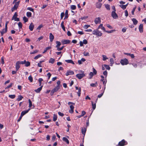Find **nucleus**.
<instances>
[{"instance_id": "1", "label": "nucleus", "mask_w": 146, "mask_h": 146, "mask_svg": "<svg viewBox=\"0 0 146 146\" xmlns=\"http://www.w3.org/2000/svg\"><path fill=\"white\" fill-rule=\"evenodd\" d=\"M78 73L76 75V77L79 79H81L85 76V75L84 74V72L82 70L79 71Z\"/></svg>"}, {"instance_id": "2", "label": "nucleus", "mask_w": 146, "mask_h": 146, "mask_svg": "<svg viewBox=\"0 0 146 146\" xmlns=\"http://www.w3.org/2000/svg\"><path fill=\"white\" fill-rule=\"evenodd\" d=\"M93 34L94 35H96L99 36H101L102 35V33L98 29H97L96 31H93Z\"/></svg>"}, {"instance_id": "3", "label": "nucleus", "mask_w": 146, "mask_h": 146, "mask_svg": "<svg viewBox=\"0 0 146 146\" xmlns=\"http://www.w3.org/2000/svg\"><path fill=\"white\" fill-rule=\"evenodd\" d=\"M120 63L122 65H126L128 63V62L127 59H124L121 60Z\"/></svg>"}, {"instance_id": "4", "label": "nucleus", "mask_w": 146, "mask_h": 146, "mask_svg": "<svg viewBox=\"0 0 146 146\" xmlns=\"http://www.w3.org/2000/svg\"><path fill=\"white\" fill-rule=\"evenodd\" d=\"M115 12L113 11L111 13V16L114 19H116L118 17V15Z\"/></svg>"}, {"instance_id": "5", "label": "nucleus", "mask_w": 146, "mask_h": 146, "mask_svg": "<svg viewBox=\"0 0 146 146\" xmlns=\"http://www.w3.org/2000/svg\"><path fill=\"white\" fill-rule=\"evenodd\" d=\"M126 144V142L124 139L119 142L118 145L119 146H123Z\"/></svg>"}, {"instance_id": "6", "label": "nucleus", "mask_w": 146, "mask_h": 146, "mask_svg": "<svg viewBox=\"0 0 146 146\" xmlns=\"http://www.w3.org/2000/svg\"><path fill=\"white\" fill-rule=\"evenodd\" d=\"M70 42V40H62L61 42L63 44H69Z\"/></svg>"}, {"instance_id": "7", "label": "nucleus", "mask_w": 146, "mask_h": 146, "mask_svg": "<svg viewBox=\"0 0 146 146\" xmlns=\"http://www.w3.org/2000/svg\"><path fill=\"white\" fill-rule=\"evenodd\" d=\"M74 72L71 70H68L67 71L66 73V75L67 76L69 75H72L74 74Z\"/></svg>"}, {"instance_id": "8", "label": "nucleus", "mask_w": 146, "mask_h": 146, "mask_svg": "<svg viewBox=\"0 0 146 146\" xmlns=\"http://www.w3.org/2000/svg\"><path fill=\"white\" fill-rule=\"evenodd\" d=\"M94 22L96 24L101 22V18L100 17L96 18L94 20Z\"/></svg>"}, {"instance_id": "9", "label": "nucleus", "mask_w": 146, "mask_h": 146, "mask_svg": "<svg viewBox=\"0 0 146 146\" xmlns=\"http://www.w3.org/2000/svg\"><path fill=\"white\" fill-rule=\"evenodd\" d=\"M75 88L76 90H78L76 92L77 93L78 96H80V95L81 91L80 88H78V87L76 86Z\"/></svg>"}, {"instance_id": "10", "label": "nucleus", "mask_w": 146, "mask_h": 146, "mask_svg": "<svg viewBox=\"0 0 146 146\" xmlns=\"http://www.w3.org/2000/svg\"><path fill=\"white\" fill-rule=\"evenodd\" d=\"M20 63L19 61H18L16 63L15 68L16 71H17L20 68Z\"/></svg>"}, {"instance_id": "11", "label": "nucleus", "mask_w": 146, "mask_h": 146, "mask_svg": "<svg viewBox=\"0 0 146 146\" xmlns=\"http://www.w3.org/2000/svg\"><path fill=\"white\" fill-rule=\"evenodd\" d=\"M30 110V109L29 108V109L28 110H25V111H23L21 113V115L22 116H23L24 115H25L26 113H27Z\"/></svg>"}, {"instance_id": "12", "label": "nucleus", "mask_w": 146, "mask_h": 146, "mask_svg": "<svg viewBox=\"0 0 146 146\" xmlns=\"http://www.w3.org/2000/svg\"><path fill=\"white\" fill-rule=\"evenodd\" d=\"M143 24H140V25L139 26V31L141 33H143Z\"/></svg>"}, {"instance_id": "13", "label": "nucleus", "mask_w": 146, "mask_h": 146, "mask_svg": "<svg viewBox=\"0 0 146 146\" xmlns=\"http://www.w3.org/2000/svg\"><path fill=\"white\" fill-rule=\"evenodd\" d=\"M34 27V25L33 23H31L29 27V29L31 31H32Z\"/></svg>"}, {"instance_id": "14", "label": "nucleus", "mask_w": 146, "mask_h": 146, "mask_svg": "<svg viewBox=\"0 0 146 146\" xmlns=\"http://www.w3.org/2000/svg\"><path fill=\"white\" fill-rule=\"evenodd\" d=\"M49 38L50 42H52L53 40L54 39V36L51 33H50L49 35Z\"/></svg>"}, {"instance_id": "15", "label": "nucleus", "mask_w": 146, "mask_h": 146, "mask_svg": "<svg viewBox=\"0 0 146 146\" xmlns=\"http://www.w3.org/2000/svg\"><path fill=\"white\" fill-rule=\"evenodd\" d=\"M86 60L84 58H82L80 60H79L78 61V63L79 65L82 64V62H84Z\"/></svg>"}, {"instance_id": "16", "label": "nucleus", "mask_w": 146, "mask_h": 146, "mask_svg": "<svg viewBox=\"0 0 146 146\" xmlns=\"http://www.w3.org/2000/svg\"><path fill=\"white\" fill-rule=\"evenodd\" d=\"M102 4L100 2H97L96 4V6L97 8L100 9L101 7Z\"/></svg>"}, {"instance_id": "17", "label": "nucleus", "mask_w": 146, "mask_h": 146, "mask_svg": "<svg viewBox=\"0 0 146 146\" xmlns=\"http://www.w3.org/2000/svg\"><path fill=\"white\" fill-rule=\"evenodd\" d=\"M42 86H41L40 87L38 88L37 89L35 90V91L36 93L39 92L42 90Z\"/></svg>"}, {"instance_id": "18", "label": "nucleus", "mask_w": 146, "mask_h": 146, "mask_svg": "<svg viewBox=\"0 0 146 146\" xmlns=\"http://www.w3.org/2000/svg\"><path fill=\"white\" fill-rule=\"evenodd\" d=\"M65 61L68 63H71L73 64H74V62L71 60H66Z\"/></svg>"}, {"instance_id": "19", "label": "nucleus", "mask_w": 146, "mask_h": 146, "mask_svg": "<svg viewBox=\"0 0 146 146\" xmlns=\"http://www.w3.org/2000/svg\"><path fill=\"white\" fill-rule=\"evenodd\" d=\"M101 28L104 31H106L105 28L103 26V24H100L98 27V29Z\"/></svg>"}, {"instance_id": "20", "label": "nucleus", "mask_w": 146, "mask_h": 146, "mask_svg": "<svg viewBox=\"0 0 146 146\" xmlns=\"http://www.w3.org/2000/svg\"><path fill=\"white\" fill-rule=\"evenodd\" d=\"M60 87L58 86H57L56 87L54 88L52 90L55 92H56L60 88Z\"/></svg>"}, {"instance_id": "21", "label": "nucleus", "mask_w": 146, "mask_h": 146, "mask_svg": "<svg viewBox=\"0 0 146 146\" xmlns=\"http://www.w3.org/2000/svg\"><path fill=\"white\" fill-rule=\"evenodd\" d=\"M51 47L50 46H49L48 47H46L44 50V51L42 52V53L43 54H44L47 51L49 50H50L51 49Z\"/></svg>"}, {"instance_id": "22", "label": "nucleus", "mask_w": 146, "mask_h": 146, "mask_svg": "<svg viewBox=\"0 0 146 146\" xmlns=\"http://www.w3.org/2000/svg\"><path fill=\"white\" fill-rule=\"evenodd\" d=\"M82 134L84 135H85L86 132V128L85 127H84L83 128H82Z\"/></svg>"}, {"instance_id": "23", "label": "nucleus", "mask_w": 146, "mask_h": 146, "mask_svg": "<svg viewBox=\"0 0 146 146\" xmlns=\"http://www.w3.org/2000/svg\"><path fill=\"white\" fill-rule=\"evenodd\" d=\"M62 140L63 141L66 142L67 144L69 143V141L68 139L66 137H63L62 138Z\"/></svg>"}, {"instance_id": "24", "label": "nucleus", "mask_w": 146, "mask_h": 146, "mask_svg": "<svg viewBox=\"0 0 146 146\" xmlns=\"http://www.w3.org/2000/svg\"><path fill=\"white\" fill-rule=\"evenodd\" d=\"M64 22L63 21H62L61 24V27L63 29V31H66L65 28V27L64 25Z\"/></svg>"}, {"instance_id": "25", "label": "nucleus", "mask_w": 146, "mask_h": 146, "mask_svg": "<svg viewBox=\"0 0 146 146\" xmlns=\"http://www.w3.org/2000/svg\"><path fill=\"white\" fill-rule=\"evenodd\" d=\"M18 7V6L17 5H16L15 4V5H14V7L11 9L12 11L13 12L14 10L17 9Z\"/></svg>"}, {"instance_id": "26", "label": "nucleus", "mask_w": 146, "mask_h": 146, "mask_svg": "<svg viewBox=\"0 0 146 146\" xmlns=\"http://www.w3.org/2000/svg\"><path fill=\"white\" fill-rule=\"evenodd\" d=\"M132 20L133 21V24L135 25H136V24H137L138 23V21H137V20L136 19H135V18H133L132 19Z\"/></svg>"}, {"instance_id": "27", "label": "nucleus", "mask_w": 146, "mask_h": 146, "mask_svg": "<svg viewBox=\"0 0 146 146\" xmlns=\"http://www.w3.org/2000/svg\"><path fill=\"white\" fill-rule=\"evenodd\" d=\"M23 98L22 96L21 95H19L18 96V98L17 99V100L18 101H19L21 100Z\"/></svg>"}, {"instance_id": "28", "label": "nucleus", "mask_w": 146, "mask_h": 146, "mask_svg": "<svg viewBox=\"0 0 146 146\" xmlns=\"http://www.w3.org/2000/svg\"><path fill=\"white\" fill-rule=\"evenodd\" d=\"M56 43L57 44L56 46V48L59 47L61 44L60 42L58 41H56Z\"/></svg>"}, {"instance_id": "29", "label": "nucleus", "mask_w": 146, "mask_h": 146, "mask_svg": "<svg viewBox=\"0 0 146 146\" xmlns=\"http://www.w3.org/2000/svg\"><path fill=\"white\" fill-rule=\"evenodd\" d=\"M55 61V59L53 58H51L49 61V62L51 64H53L54 62Z\"/></svg>"}, {"instance_id": "30", "label": "nucleus", "mask_w": 146, "mask_h": 146, "mask_svg": "<svg viewBox=\"0 0 146 146\" xmlns=\"http://www.w3.org/2000/svg\"><path fill=\"white\" fill-rule=\"evenodd\" d=\"M17 16L18 15L17 13V12H15L12 18V20H13L15 18H17Z\"/></svg>"}, {"instance_id": "31", "label": "nucleus", "mask_w": 146, "mask_h": 146, "mask_svg": "<svg viewBox=\"0 0 146 146\" xmlns=\"http://www.w3.org/2000/svg\"><path fill=\"white\" fill-rule=\"evenodd\" d=\"M25 66L26 67H28L30 65V63L29 61L27 62L26 61V62L25 63Z\"/></svg>"}, {"instance_id": "32", "label": "nucleus", "mask_w": 146, "mask_h": 146, "mask_svg": "<svg viewBox=\"0 0 146 146\" xmlns=\"http://www.w3.org/2000/svg\"><path fill=\"white\" fill-rule=\"evenodd\" d=\"M65 17L64 18V19H67L68 17V10H66V11L65 13Z\"/></svg>"}, {"instance_id": "33", "label": "nucleus", "mask_w": 146, "mask_h": 146, "mask_svg": "<svg viewBox=\"0 0 146 146\" xmlns=\"http://www.w3.org/2000/svg\"><path fill=\"white\" fill-rule=\"evenodd\" d=\"M32 13L31 12H28L27 13V16L28 17H31V16Z\"/></svg>"}, {"instance_id": "34", "label": "nucleus", "mask_w": 146, "mask_h": 146, "mask_svg": "<svg viewBox=\"0 0 146 146\" xmlns=\"http://www.w3.org/2000/svg\"><path fill=\"white\" fill-rule=\"evenodd\" d=\"M23 20L24 21L25 23L27 22L28 21V19L25 16L23 17Z\"/></svg>"}, {"instance_id": "35", "label": "nucleus", "mask_w": 146, "mask_h": 146, "mask_svg": "<svg viewBox=\"0 0 146 146\" xmlns=\"http://www.w3.org/2000/svg\"><path fill=\"white\" fill-rule=\"evenodd\" d=\"M57 116L56 115L54 114L53 117V121H55L57 119Z\"/></svg>"}, {"instance_id": "36", "label": "nucleus", "mask_w": 146, "mask_h": 146, "mask_svg": "<svg viewBox=\"0 0 146 146\" xmlns=\"http://www.w3.org/2000/svg\"><path fill=\"white\" fill-rule=\"evenodd\" d=\"M15 95H9V97L11 99L14 98L15 97Z\"/></svg>"}, {"instance_id": "37", "label": "nucleus", "mask_w": 146, "mask_h": 146, "mask_svg": "<svg viewBox=\"0 0 146 146\" xmlns=\"http://www.w3.org/2000/svg\"><path fill=\"white\" fill-rule=\"evenodd\" d=\"M105 7L108 10H110V5L108 4L105 5Z\"/></svg>"}, {"instance_id": "38", "label": "nucleus", "mask_w": 146, "mask_h": 146, "mask_svg": "<svg viewBox=\"0 0 146 146\" xmlns=\"http://www.w3.org/2000/svg\"><path fill=\"white\" fill-rule=\"evenodd\" d=\"M92 108L94 110H95L96 108V103L93 104V102L92 101Z\"/></svg>"}, {"instance_id": "39", "label": "nucleus", "mask_w": 146, "mask_h": 146, "mask_svg": "<svg viewBox=\"0 0 146 146\" xmlns=\"http://www.w3.org/2000/svg\"><path fill=\"white\" fill-rule=\"evenodd\" d=\"M29 108H31L32 106V103L31 101L29 99Z\"/></svg>"}, {"instance_id": "40", "label": "nucleus", "mask_w": 146, "mask_h": 146, "mask_svg": "<svg viewBox=\"0 0 146 146\" xmlns=\"http://www.w3.org/2000/svg\"><path fill=\"white\" fill-rule=\"evenodd\" d=\"M119 7L122 8L124 10L126 8L125 5H120Z\"/></svg>"}, {"instance_id": "41", "label": "nucleus", "mask_w": 146, "mask_h": 146, "mask_svg": "<svg viewBox=\"0 0 146 146\" xmlns=\"http://www.w3.org/2000/svg\"><path fill=\"white\" fill-rule=\"evenodd\" d=\"M76 7L75 5H72L71 6V8L72 10H75L76 9Z\"/></svg>"}, {"instance_id": "42", "label": "nucleus", "mask_w": 146, "mask_h": 146, "mask_svg": "<svg viewBox=\"0 0 146 146\" xmlns=\"http://www.w3.org/2000/svg\"><path fill=\"white\" fill-rule=\"evenodd\" d=\"M18 25L20 28L21 29L22 28V24L21 22H19L18 24Z\"/></svg>"}, {"instance_id": "43", "label": "nucleus", "mask_w": 146, "mask_h": 146, "mask_svg": "<svg viewBox=\"0 0 146 146\" xmlns=\"http://www.w3.org/2000/svg\"><path fill=\"white\" fill-rule=\"evenodd\" d=\"M28 79L31 82H33V78L31 76H30L29 77Z\"/></svg>"}, {"instance_id": "44", "label": "nucleus", "mask_w": 146, "mask_h": 146, "mask_svg": "<svg viewBox=\"0 0 146 146\" xmlns=\"http://www.w3.org/2000/svg\"><path fill=\"white\" fill-rule=\"evenodd\" d=\"M89 75L90 76V77L89 78L90 79H91L94 76V74L92 72H91L90 73Z\"/></svg>"}, {"instance_id": "45", "label": "nucleus", "mask_w": 146, "mask_h": 146, "mask_svg": "<svg viewBox=\"0 0 146 146\" xmlns=\"http://www.w3.org/2000/svg\"><path fill=\"white\" fill-rule=\"evenodd\" d=\"M104 66L106 69L108 70H110V68L109 66L106 65H104Z\"/></svg>"}, {"instance_id": "46", "label": "nucleus", "mask_w": 146, "mask_h": 146, "mask_svg": "<svg viewBox=\"0 0 146 146\" xmlns=\"http://www.w3.org/2000/svg\"><path fill=\"white\" fill-rule=\"evenodd\" d=\"M136 9V7H135L133 8V9L131 11V13L133 15H134V12L135 11Z\"/></svg>"}, {"instance_id": "47", "label": "nucleus", "mask_w": 146, "mask_h": 146, "mask_svg": "<svg viewBox=\"0 0 146 146\" xmlns=\"http://www.w3.org/2000/svg\"><path fill=\"white\" fill-rule=\"evenodd\" d=\"M43 27V25H39L37 28V29L40 30V29L41 28Z\"/></svg>"}, {"instance_id": "48", "label": "nucleus", "mask_w": 146, "mask_h": 146, "mask_svg": "<svg viewBox=\"0 0 146 146\" xmlns=\"http://www.w3.org/2000/svg\"><path fill=\"white\" fill-rule=\"evenodd\" d=\"M64 47V46H62L61 48H59V47H57V50L58 51H60L62 50Z\"/></svg>"}, {"instance_id": "49", "label": "nucleus", "mask_w": 146, "mask_h": 146, "mask_svg": "<svg viewBox=\"0 0 146 146\" xmlns=\"http://www.w3.org/2000/svg\"><path fill=\"white\" fill-rule=\"evenodd\" d=\"M26 62V60H24V61H19V63L20 64H25Z\"/></svg>"}, {"instance_id": "50", "label": "nucleus", "mask_w": 146, "mask_h": 146, "mask_svg": "<svg viewBox=\"0 0 146 146\" xmlns=\"http://www.w3.org/2000/svg\"><path fill=\"white\" fill-rule=\"evenodd\" d=\"M90 27V25H85L84 26V28L85 29H86Z\"/></svg>"}, {"instance_id": "51", "label": "nucleus", "mask_w": 146, "mask_h": 146, "mask_svg": "<svg viewBox=\"0 0 146 146\" xmlns=\"http://www.w3.org/2000/svg\"><path fill=\"white\" fill-rule=\"evenodd\" d=\"M58 113L60 116H61L62 117L64 115V114L60 112H58Z\"/></svg>"}, {"instance_id": "52", "label": "nucleus", "mask_w": 146, "mask_h": 146, "mask_svg": "<svg viewBox=\"0 0 146 146\" xmlns=\"http://www.w3.org/2000/svg\"><path fill=\"white\" fill-rule=\"evenodd\" d=\"M110 64H113L114 63L113 60V58H111L110 59Z\"/></svg>"}, {"instance_id": "53", "label": "nucleus", "mask_w": 146, "mask_h": 146, "mask_svg": "<svg viewBox=\"0 0 146 146\" xmlns=\"http://www.w3.org/2000/svg\"><path fill=\"white\" fill-rule=\"evenodd\" d=\"M125 15L126 17H127L128 15V12L127 10L125 11Z\"/></svg>"}, {"instance_id": "54", "label": "nucleus", "mask_w": 146, "mask_h": 146, "mask_svg": "<svg viewBox=\"0 0 146 146\" xmlns=\"http://www.w3.org/2000/svg\"><path fill=\"white\" fill-rule=\"evenodd\" d=\"M43 38V36H41L39 38H38L37 40V41H39L41 40Z\"/></svg>"}, {"instance_id": "55", "label": "nucleus", "mask_w": 146, "mask_h": 146, "mask_svg": "<svg viewBox=\"0 0 146 146\" xmlns=\"http://www.w3.org/2000/svg\"><path fill=\"white\" fill-rule=\"evenodd\" d=\"M27 9L32 12L34 11V9L31 7H28L27 8Z\"/></svg>"}, {"instance_id": "56", "label": "nucleus", "mask_w": 146, "mask_h": 146, "mask_svg": "<svg viewBox=\"0 0 146 146\" xmlns=\"http://www.w3.org/2000/svg\"><path fill=\"white\" fill-rule=\"evenodd\" d=\"M9 22L8 21H7L5 23V31H6L7 29V24Z\"/></svg>"}, {"instance_id": "57", "label": "nucleus", "mask_w": 146, "mask_h": 146, "mask_svg": "<svg viewBox=\"0 0 146 146\" xmlns=\"http://www.w3.org/2000/svg\"><path fill=\"white\" fill-rule=\"evenodd\" d=\"M93 72H94V75L96 74H97V72L96 70L94 68H93Z\"/></svg>"}, {"instance_id": "58", "label": "nucleus", "mask_w": 146, "mask_h": 146, "mask_svg": "<svg viewBox=\"0 0 146 146\" xmlns=\"http://www.w3.org/2000/svg\"><path fill=\"white\" fill-rule=\"evenodd\" d=\"M103 60L104 61L106 60V59H108V58H107L106 55H103Z\"/></svg>"}, {"instance_id": "59", "label": "nucleus", "mask_w": 146, "mask_h": 146, "mask_svg": "<svg viewBox=\"0 0 146 146\" xmlns=\"http://www.w3.org/2000/svg\"><path fill=\"white\" fill-rule=\"evenodd\" d=\"M38 52V50H35L33 52H32L30 53L31 54H33L36 53Z\"/></svg>"}, {"instance_id": "60", "label": "nucleus", "mask_w": 146, "mask_h": 146, "mask_svg": "<svg viewBox=\"0 0 146 146\" xmlns=\"http://www.w3.org/2000/svg\"><path fill=\"white\" fill-rule=\"evenodd\" d=\"M83 44H87L88 42H87V40H86L84 39L83 40Z\"/></svg>"}, {"instance_id": "61", "label": "nucleus", "mask_w": 146, "mask_h": 146, "mask_svg": "<svg viewBox=\"0 0 146 146\" xmlns=\"http://www.w3.org/2000/svg\"><path fill=\"white\" fill-rule=\"evenodd\" d=\"M90 85L92 87H95L97 86V85L94 83H92L90 84Z\"/></svg>"}, {"instance_id": "62", "label": "nucleus", "mask_w": 146, "mask_h": 146, "mask_svg": "<svg viewBox=\"0 0 146 146\" xmlns=\"http://www.w3.org/2000/svg\"><path fill=\"white\" fill-rule=\"evenodd\" d=\"M12 84H13V83H11L7 87L5 88V89H7L11 87L12 86Z\"/></svg>"}, {"instance_id": "63", "label": "nucleus", "mask_w": 146, "mask_h": 146, "mask_svg": "<svg viewBox=\"0 0 146 146\" xmlns=\"http://www.w3.org/2000/svg\"><path fill=\"white\" fill-rule=\"evenodd\" d=\"M104 93V91L102 94L98 95V98H100L103 95Z\"/></svg>"}, {"instance_id": "64", "label": "nucleus", "mask_w": 146, "mask_h": 146, "mask_svg": "<svg viewBox=\"0 0 146 146\" xmlns=\"http://www.w3.org/2000/svg\"><path fill=\"white\" fill-rule=\"evenodd\" d=\"M86 114V112L84 111H82V115L81 116H83Z\"/></svg>"}]
</instances>
